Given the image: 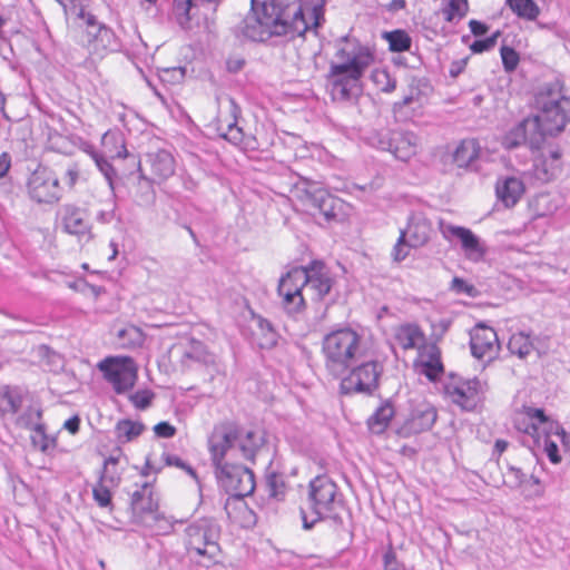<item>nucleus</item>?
Segmentation results:
<instances>
[{
  "instance_id": "nucleus-20",
  "label": "nucleus",
  "mask_w": 570,
  "mask_h": 570,
  "mask_svg": "<svg viewBox=\"0 0 570 570\" xmlns=\"http://www.w3.org/2000/svg\"><path fill=\"white\" fill-rule=\"evenodd\" d=\"M159 509L158 495L154 488L145 483L140 489L131 494V511L136 522L141 525L146 521V517L154 514Z\"/></svg>"
},
{
  "instance_id": "nucleus-56",
  "label": "nucleus",
  "mask_w": 570,
  "mask_h": 570,
  "mask_svg": "<svg viewBox=\"0 0 570 570\" xmlns=\"http://www.w3.org/2000/svg\"><path fill=\"white\" fill-rule=\"evenodd\" d=\"M266 487L269 497L279 500L284 495L285 483L282 476L272 474L267 478Z\"/></svg>"
},
{
  "instance_id": "nucleus-45",
  "label": "nucleus",
  "mask_w": 570,
  "mask_h": 570,
  "mask_svg": "<svg viewBox=\"0 0 570 570\" xmlns=\"http://www.w3.org/2000/svg\"><path fill=\"white\" fill-rule=\"evenodd\" d=\"M256 324L262 333L259 338V346L263 348H271L277 343V333L272 323L261 316L256 317Z\"/></svg>"
},
{
  "instance_id": "nucleus-21",
  "label": "nucleus",
  "mask_w": 570,
  "mask_h": 570,
  "mask_svg": "<svg viewBox=\"0 0 570 570\" xmlns=\"http://www.w3.org/2000/svg\"><path fill=\"white\" fill-rule=\"evenodd\" d=\"M419 144V137L412 131H393L385 148L390 150L395 158L407 161L416 155Z\"/></svg>"
},
{
  "instance_id": "nucleus-2",
  "label": "nucleus",
  "mask_w": 570,
  "mask_h": 570,
  "mask_svg": "<svg viewBox=\"0 0 570 570\" xmlns=\"http://www.w3.org/2000/svg\"><path fill=\"white\" fill-rule=\"evenodd\" d=\"M325 0H315L312 6L292 4L279 9L274 3H256L252 0V10L239 26L240 35L254 42L285 38L287 40L303 36L309 28L321 24Z\"/></svg>"
},
{
  "instance_id": "nucleus-47",
  "label": "nucleus",
  "mask_w": 570,
  "mask_h": 570,
  "mask_svg": "<svg viewBox=\"0 0 570 570\" xmlns=\"http://www.w3.org/2000/svg\"><path fill=\"white\" fill-rule=\"evenodd\" d=\"M91 157L98 167L99 171L104 175L111 193L115 191V177L117 176V171L114 166L100 154L91 153Z\"/></svg>"
},
{
  "instance_id": "nucleus-37",
  "label": "nucleus",
  "mask_w": 570,
  "mask_h": 570,
  "mask_svg": "<svg viewBox=\"0 0 570 570\" xmlns=\"http://www.w3.org/2000/svg\"><path fill=\"white\" fill-rule=\"evenodd\" d=\"M508 348L512 354L518 355L520 358H524L532 352L533 343L529 334L519 332L510 337Z\"/></svg>"
},
{
  "instance_id": "nucleus-59",
  "label": "nucleus",
  "mask_w": 570,
  "mask_h": 570,
  "mask_svg": "<svg viewBox=\"0 0 570 570\" xmlns=\"http://www.w3.org/2000/svg\"><path fill=\"white\" fill-rule=\"evenodd\" d=\"M384 570H403V566L397 561L396 553L390 546L383 557Z\"/></svg>"
},
{
  "instance_id": "nucleus-60",
  "label": "nucleus",
  "mask_w": 570,
  "mask_h": 570,
  "mask_svg": "<svg viewBox=\"0 0 570 570\" xmlns=\"http://www.w3.org/2000/svg\"><path fill=\"white\" fill-rule=\"evenodd\" d=\"M154 432L159 438L169 439L176 434V428L168 422H159L154 426Z\"/></svg>"
},
{
  "instance_id": "nucleus-23",
  "label": "nucleus",
  "mask_w": 570,
  "mask_h": 570,
  "mask_svg": "<svg viewBox=\"0 0 570 570\" xmlns=\"http://www.w3.org/2000/svg\"><path fill=\"white\" fill-rule=\"evenodd\" d=\"M145 165L150 170L151 179L157 183L168 179L175 173V159L165 149L148 153L145 158Z\"/></svg>"
},
{
  "instance_id": "nucleus-64",
  "label": "nucleus",
  "mask_w": 570,
  "mask_h": 570,
  "mask_svg": "<svg viewBox=\"0 0 570 570\" xmlns=\"http://www.w3.org/2000/svg\"><path fill=\"white\" fill-rule=\"evenodd\" d=\"M452 288L459 293H469V285L459 277H454L452 281Z\"/></svg>"
},
{
  "instance_id": "nucleus-57",
  "label": "nucleus",
  "mask_w": 570,
  "mask_h": 570,
  "mask_svg": "<svg viewBox=\"0 0 570 570\" xmlns=\"http://www.w3.org/2000/svg\"><path fill=\"white\" fill-rule=\"evenodd\" d=\"M163 460L166 465L168 466H176L178 469H181L186 471L191 478L197 479L196 471L187 464L184 460H181L179 456L170 453H164Z\"/></svg>"
},
{
  "instance_id": "nucleus-44",
  "label": "nucleus",
  "mask_w": 570,
  "mask_h": 570,
  "mask_svg": "<svg viewBox=\"0 0 570 570\" xmlns=\"http://www.w3.org/2000/svg\"><path fill=\"white\" fill-rule=\"evenodd\" d=\"M553 438L561 443L556 433L541 432L540 445L538 446L543 449L551 463L558 464L561 462L562 458L559 453L558 442L553 440Z\"/></svg>"
},
{
  "instance_id": "nucleus-32",
  "label": "nucleus",
  "mask_w": 570,
  "mask_h": 570,
  "mask_svg": "<svg viewBox=\"0 0 570 570\" xmlns=\"http://www.w3.org/2000/svg\"><path fill=\"white\" fill-rule=\"evenodd\" d=\"M22 391L19 387L3 386L0 389V412L16 414L21 407Z\"/></svg>"
},
{
  "instance_id": "nucleus-43",
  "label": "nucleus",
  "mask_w": 570,
  "mask_h": 570,
  "mask_svg": "<svg viewBox=\"0 0 570 570\" xmlns=\"http://www.w3.org/2000/svg\"><path fill=\"white\" fill-rule=\"evenodd\" d=\"M385 39L389 42L391 51L403 52L411 48L412 39L404 30L397 29L385 33Z\"/></svg>"
},
{
  "instance_id": "nucleus-35",
  "label": "nucleus",
  "mask_w": 570,
  "mask_h": 570,
  "mask_svg": "<svg viewBox=\"0 0 570 570\" xmlns=\"http://www.w3.org/2000/svg\"><path fill=\"white\" fill-rule=\"evenodd\" d=\"M117 338L120 346L125 348H135L142 345L145 334L139 327L128 325L117 332Z\"/></svg>"
},
{
  "instance_id": "nucleus-17",
  "label": "nucleus",
  "mask_w": 570,
  "mask_h": 570,
  "mask_svg": "<svg viewBox=\"0 0 570 570\" xmlns=\"http://www.w3.org/2000/svg\"><path fill=\"white\" fill-rule=\"evenodd\" d=\"M436 420V412L430 404H419L411 410L404 422L397 428L401 436L407 438L430 430Z\"/></svg>"
},
{
  "instance_id": "nucleus-19",
  "label": "nucleus",
  "mask_w": 570,
  "mask_h": 570,
  "mask_svg": "<svg viewBox=\"0 0 570 570\" xmlns=\"http://www.w3.org/2000/svg\"><path fill=\"white\" fill-rule=\"evenodd\" d=\"M444 238L451 239L453 237L460 239L462 249L466 257L471 261L478 262L484 256V247L482 246L479 237H476L470 229L461 226L445 225L441 227Z\"/></svg>"
},
{
  "instance_id": "nucleus-9",
  "label": "nucleus",
  "mask_w": 570,
  "mask_h": 570,
  "mask_svg": "<svg viewBox=\"0 0 570 570\" xmlns=\"http://www.w3.org/2000/svg\"><path fill=\"white\" fill-rule=\"evenodd\" d=\"M518 431L532 436L535 445H540L541 432L556 433L564 448L570 444V435L559 424L546 415L542 409L523 406L514 417Z\"/></svg>"
},
{
  "instance_id": "nucleus-14",
  "label": "nucleus",
  "mask_w": 570,
  "mask_h": 570,
  "mask_svg": "<svg viewBox=\"0 0 570 570\" xmlns=\"http://www.w3.org/2000/svg\"><path fill=\"white\" fill-rule=\"evenodd\" d=\"M445 395L464 411L474 410L482 401L484 384L474 379H451L444 386Z\"/></svg>"
},
{
  "instance_id": "nucleus-33",
  "label": "nucleus",
  "mask_w": 570,
  "mask_h": 570,
  "mask_svg": "<svg viewBox=\"0 0 570 570\" xmlns=\"http://www.w3.org/2000/svg\"><path fill=\"white\" fill-rule=\"evenodd\" d=\"M145 431V425L139 421L129 419L120 420L115 426V434L120 443H128L137 439Z\"/></svg>"
},
{
  "instance_id": "nucleus-12",
  "label": "nucleus",
  "mask_w": 570,
  "mask_h": 570,
  "mask_svg": "<svg viewBox=\"0 0 570 570\" xmlns=\"http://www.w3.org/2000/svg\"><path fill=\"white\" fill-rule=\"evenodd\" d=\"M98 368L117 394L131 390L137 381L138 368L130 356H108L98 363Z\"/></svg>"
},
{
  "instance_id": "nucleus-52",
  "label": "nucleus",
  "mask_w": 570,
  "mask_h": 570,
  "mask_svg": "<svg viewBox=\"0 0 570 570\" xmlns=\"http://www.w3.org/2000/svg\"><path fill=\"white\" fill-rule=\"evenodd\" d=\"M191 0H175L174 13L181 28H187L190 17Z\"/></svg>"
},
{
  "instance_id": "nucleus-13",
  "label": "nucleus",
  "mask_w": 570,
  "mask_h": 570,
  "mask_svg": "<svg viewBox=\"0 0 570 570\" xmlns=\"http://www.w3.org/2000/svg\"><path fill=\"white\" fill-rule=\"evenodd\" d=\"M297 196L303 205L318 214L327 223L335 220L342 209V200L331 195L326 189L316 184H308L305 188H297Z\"/></svg>"
},
{
  "instance_id": "nucleus-27",
  "label": "nucleus",
  "mask_w": 570,
  "mask_h": 570,
  "mask_svg": "<svg viewBox=\"0 0 570 570\" xmlns=\"http://www.w3.org/2000/svg\"><path fill=\"white\" fill-rule=\"evenodd\" d=\"M560 170V153L552 150L549 156H541L534 160L533 177L540 183L552 180Z\"/></svg>"
},
{
  "instance_id": "nucleus-8",
  "label": "nucleus",
  "mask_w": 570,
  "mask_h": 570,
  "mask_svg": "<svg viewBox=\"0 0 570 570\" xmlns=\"http://www.w3.org/2000/svg\"><path fill=\"white\" fill-rule=\"evenodd\" d=\"M219 537L218 523L212 518H202L186 528V548L198 563L208 566L220 553Z\"/></svg>"
},
{
  "instance_id": "nucleus-6",
  "label": "nucleus",
  "mask_w": 570,
  "mask_h": 570,
  "mask_svg": "<svg viewBox=\"0 0 570 570\" xmlns=\"http://www.w3.org/2000/svg\"><path fill=\"white\" fill-rule=\"evenodd\" d=\"M535 107L538 114L531 120L541 136L557 135L570 121V97L563 92V83L558 79L539 89Z\"/></svg>"
},
{
  "instance_id": "nucleus-26",
  "label": "nucleus",
  "mask_w": 570,
  "mask_h": 570,
  "mask_svg": "<svg viewBox=\"0 0 570 570\" xmlns=\"http://www.w3.org/2000/svg\"><path fill=\"white\" fill-rule=\"evenodd\" d=\"M432 230V223L424 215L414 214L411 216L407 229L404 232L412 247H421L429 242Z\"/></svg>"
},
{
  "instance_id": "nucleus-34",
  "label": "nucleus",
  "mask_w": 570,
  "mask_h": 570,
  "mask_svg": "<svg viewBox=\"0 0 570 570\" xmlns=\"http://www.w3.org/2000/svg\"><path fill=\"white\" fill-rule=\"evenodd\" d=\"M102 146L111 155V157L126 158L127 149L125 140L119 131H107L101 139Z\"/></svg>"
},
{
  "instance_id": "nucleus-39",
  "label": "nucleus",
  "mask_w": 570,
  "mask_h": 570,
  "mask_svg": "<svg viewBox=\"0 0 570 570\" xmlns=\"http://www.w3.org/2000/svg\"><path fill=\"white\" fill-rule=\"evenodd\" d=\"M121 452L119 451L118 455H111L105 460L104 470L99 480L104 481L107 485L118 487L121 480V473L118 469V462Z\"/></svg>"
},
{
  "instance_id": "nucleus-3",
  "label": "nucleus",
  "mask_w": 570,
  "mask_h": 570,
  "mask_svg": "<svg viewBox=\"0 0 570 570\" xmlns=\"http://www.w3.org/2000/svg\"><path fill=\"white\" fill-rule=\"evenodd\" d=\"M373 61L374 57L368 47L355 39H341L326 76L332 100L344 102L357 97L361 79Z\"/></svg>"
},
{
  "instance_id": "nucleus-31",
  "label": "nucleus",
  "mask_w": 570,
  "mask_h": 570,
  "mask_svg": "<svg viewBox=\"0 0 570 570\" xmlns=\"http://www.w3.org/2000/svg\"><path fill=\"white\" fill-rule=\"evenodd\" d=\"M395 411L390 402L383 403L367 420L368 429L374 434L383 433L394 416Z\"/></svg>"
},
{
  "instance_id": "nucleus-5",
  "label": "nucleus",
  "mask_w": 570,
  "mask_h": 570,
  "mask_svg": "<svg viewBox=\"0 0 570 570\" xmlns=\"http://www.w3.org/2000/svg\"><path fill=\"white\" fill-rule=\"evenodd\" d=\"M321 345L324 368L336 379L365 358L368 351L364 336L350 326L328 332Z\"/></svg>"
},
{
  "instance_id": "nucleus-51",
  "label": "nucleus",
  "mask_w": 570,
  "mask_h": 570,
  "mask_svg": "<svg viewBox=\"0 0 570 570\" xmlns=\"http://www.w3.org/2000/svg\"><path fill=\"white\" fill-rule=\"evenodd\" d=\"M114 485H107L104 481L99 480L94 487L92 494L95 501L102 508L108 507L111 503V490Z\"/></svg>"
},
{
  "instance_id": "nucleus-50",
  "label": "nucleus",
  "mask_w": 570,
  "mask_h": 570,
  "mask_svg": "<svg viewBox=\"0 0 570 570\" xmlns=\"http://www.w3.org/2000/svg\"><path fill=\"white\" fill-rule=\"evenodd\" d=\"M468 11V0H450L448 7L443 10L446 21H453L455 18H462Z\"/></svg>"
},
{
  "instance_id": "nucleus-29",
  "label": "nucleus",
  "mask_w": 570,
  "mask_h": 570,
  "mask_svg": "<svg viewBox=\"0 0 570 570\" xmlns=\"http://www.w3.org/2000/svg\"><path fill=\"white\" fill-rule=\"evenodd\" d=\"M63 9L67 20H72L79 27L88 22L89 17H96L87 10L86 0H56Z\"/></svg>"
},
{
  "instance_id": "nucleus-46",
  "label": "nucleus",
  "mask_w": 570,
  "mask_h": 570,
  "mask_svg": "<svg viewBox=\"0 0 570 570\" xmlns=\"http://www.w3.org/2000/svg\"><path fill=\"white\" fill-rule=\"evenodd\" d=\"M534 217H546L553 214L557 210V205L552 203V199L547 194L538 195L530 205Z\"/></svg>"
},
{
  "instance_id": "nucleus-36",
  "label": "nucleus",
  "mask_w": 570,
  "mask_h": 570,
  "mask_svg": "<svg viewBox=\"0 0 570 570\" xmlns=\"http://www.w3.org/2000/svg\"><path fill=\"white\" fill-rule=\"evenodd\" d=\"M142 525L157 534H166L173 530L174 521L158 509L154 514L146 517V521Z\"/></svg>"
},
{
  "instance_id": "nucleus-4",
  "label": "nucleus",
  "mask_w": 570,
  "mask_h": 570,
  "mask_svg": "<svg viewBox=\"0 0 570 570\" xmlns=\"http://www.w3.org/2000/svg\"><path fill=\"white\" fill-rule=\"evenodd\" d=\"M333 279L322 263L308 267H294L278 282L277 293L283 309L295 315L304 311L306 295L312 299H322L332 288Z\"/></svg>"
},
{
  "instance_id": "nucleus-55",
  "label": "nucleus",
  "mask_w": 570,
  "mask_h": 570,
  "mask_svg": "<svg viewBox=\"0 0 570 570\" xmlns=\"http://www.w3.org/2000/svg\"><path fill=\"white\" fill-rule=\"evenodd\" d=\"M139 171H140V180H139V184L142 188V193L140 195V203L141 204H150L154 202L155 199V191L153 189V186H151V183L154 181L150 178L146 177L145 174H144V168L141 166H139Z\"/></svg>"
},
{
  "instance_id": "nucleus-15",
  "label": "nucleus",
  "mask_w": 570,
  "mask_h": 570,
  "mask_svg": "<svg viewBox=\"0 0 570 570\" xmlns=\"http://www.w3.org/2000/svg\"><path fill=\"white\" fill-rule=\"evenodd\" d=\"M28 194L39 204H55L62 197V188L52 170L38 168L28 180Z\"/></svg>"
},
{
  "instance_id": "nucleus-53",
  "label": "nucleus",
  "mask_w": 570,
  "mask_h": 570,
  "mask_svg": "<svg viewBox=\"0 0 570 570\" xmlns=\"http://www.w3.org/2000/svg\"><path fill=\"white\" fill-rule=\"evenodd\" d=\"M503 68L507 72H512L519 65V53L511 47L502 46L500 49Z\"/></svg>"
},
{
  "instance_id": "nucleus-7",
  "label": "nucleus",
  "mask_w": 570,
  "mask_h": 570,
  "mask_svg": "<svg viewBox=\"0 0 570 570\" xmlns=\"http://www.w3.org/2000/svg\"><path fill=\"white\" fill-rule=\"evenodd\" d=\"M343 510V495L331 478L318 475L309 482L307 507L301 511L304 529L309 530L322 520L341 523Z\"/></svg>"
},
{
  "instance_id": "nucleus-63",
  "label": "nucleus",
  "mask_w": 570,
  "mask_h": 570,
  "mask_svg": "<svg viewBox=\"0 0 570 570\" xmlns=\"http://www.w3.org/2000/svg\"><path fill=\"white\" fill-rule=\"evenodd\" d=\"M79 426H80V419L77 415L68 419L63 424V428L67 431H69L71 434H76L79 431Z\"/></svg>"
},
{
  "instance_id": "nucleus-11",
  "label": "nucleus",
  "mask_w": 570,
  "mask_h": 570,
  "mask_svg": "<svg viewBox=\"0 0 570 570\" xmlns=\"http://www.w3.org/2000/svg\"><path fill=\"white\" fill-rule=\"evenodd\" d=\"M83 27L82 43L94 59H102L109 53L120 51V39L111 28L99 22L96 17H89Z\"/></svg>"
},
{
  "instance_id": "nucleus-48",
  "label": "nucleus",
  "mask_w": 570,
  "mask_h": 570,
  "mask_svg": "<svg viewBox=\"0 0 570 570\" xmlns=\"http://www.w3.org/2000/svg\"><path fill=\"white\" fill-rule=\"evenodd\" d=\"M371 80L383 92H392L396 88V80L385 69H374L371 73Z\"/></svg>"
},
{
  "instance_id": "nucleus-18",
  "label": "nucleus",
  "mask_w": 570,
  "mask_h": 570,
  "mask_svg": "<svg viewBox=\"0 0 570 570\" xmlns=\"http://www.w3.org/2000/svg\"><path fill=\"white\" fill-rule=\"evenodd\" d=\"M470 346L474 357L493 358L500 350L497 332L485 325L475 326L471 333Z\"/></svg>"
},
{
  "instance_id": "nucleus-22",
  "label": "nucleus",
  "mask_w": 570,
  "mask_h": 570,
  "mask_svg": "<svg viewBox=\"0 0 570 570\" xmlns=\"http://www.w3.org/2000/svg\"><path fill=\"white\" fill-rule=\"evenodd\" d=\"M420 374L435 381L443 373L441 352L435 344H425L420 351L415 363Z\"/></svg>"
},
{
  "instance_id": "nucleus-10",
  "label": "nucleus",
  "mask_w": 570,
  "mask_h": 570,
  "mask_svg": "<svg viewBox=\"0 0 570 570\" xmlns=\"http://www.w3.org/2000/svg\"><path fill=\"white\" fill-rule=\"evenodd\" d=\"M382 372L383 365L379 361L363 358L343 375L340 383L341 394H372L379 387Z\"/></svg>"
},
{
  "instance_id": "nucleus-61",
  "label": "nucleus",
  "mask_w": 570,
  "mask_h": 570,
  "mask_svg": "<svg viewBox=\"0 0 570 570\" xmlns=\"http://www.w3.org/2000/svg\"><path fill=\"white\" fill-rule=\"evenodd\" d=\"M65 184L72 188L79 179V169L76 165H71L67 168L63 177Z\"/></svg>"
},
{
  "instance_id": "nucleus-28",
  "label": "nucleus",
  "mask_w": 570,
  "mask_h": 570,
  "mask_svg": "<svg viewBox=\"0 0 570 570\" xmlns=\"http://www.w3.org/2000/svg\"><path fill=\"white\" fill-rule=\"evenodd\" d=\"M481 147L475 139H463L454 149L452 158L459 168H468L480 155Z\"/></svg>"
},
{
  "instance_id": "nucleus-58",
  "label": "nucleus",
  "mask_w": 570,
  "mask_h": 570,
  "mask_svg": "<svg viewBox=\"0 0 570 570\" xmlns=\"http://www.w3.org/2000/svg\"><path fill=\"white\" fill-rule=\"evenodd\" d=\"M499 32H495L494 35L485 39L475 40L470 47L471 50L475 53H481L492 49L495 46L497 38L499 37Z\"/></svg>"
},
{
  "instance_id": "nucleus-1",
  "label": "nucleus",
  "mask_w": 570,
  "mask_h": 570,
  "mask_svg": "<svg viewBox=\"0 0 570 570\" xmlns=\"http://www.w3.org/2000/svg\"><path fill=\"white\" fill-rule=\"evenodd\" d=\"M264 436L259 431L246 430L230 423L218 424L207 444L215 475L220 488L230 497L225 503L229 519L237 521L239 513H247L244 498L255 490V476L243 460L254 461Z\"/></svg>"
},
{
  "instance_id": "nucleus-54",
  "label": "nucleus",
  "mask_w": 570,
  "mask_h": 570,
  "mask_svg": "<svg viewBox=\"0 0 570 570\" xmlns=\"http://www.w3.org/2000/svg\"><path fill=\"white\" fill-rule=\"evenodd\" d=\"M155 394L150 390H139L129 395V401L138 410H146L150 406Z\"/></svg>"
},
{
  "instance_id": "nucleus-38",
  "label": "nucleus",
  "mask_w": 570,
  "mask_h": 570,
  "mask_svg": "<svg viewBox=\"0 0 570 570\" xmlns=\"http://www.w3.org/2000/svg\"><path fill=\"white\" fill-rule=\"evenodd\" d=\"M510 9L520 18L535 20L540 14V8L533 0H507Z\"/></svg>"
},
{
  "instance_id": "nucleus-41",
  "label": "nucleus",
  "mask_w": 570,
  "mask_h": 570,
  "mask_svg": "<svg viewBox=\"0 0 570 570\" xmlns=\"http://www.w3.org/2000/svg\"><path fill=\"white\" fill-rule=\"evenodd\" d=\"M532 126L533 122L531 119H527L511 129L503 139V146L508 149L515 148L527 140V130L528 127Z\"/></svg>"
},
{
  "instance_id": "nucleus-42",
  "label": "nucleus",
  "mask_w": 570,
  "mask_h": 570,
  "mask_svg": "<svg viewBox=\"0 0 570 570\" xmlns=\"http://www.w3.org/2000/svg\"><path fill=\"white\" fill-rule=\"evenodd\" d=\"M41 411L38 407L29 406L23 414L18 416L17 424L27 429L35 430L43 435L45 426L40 423Z\"/></svg>"
},
{
  "instance_id": "nucleus-24",
  "label": "nucleus",
  "mask_w": 570,
  "mask_h": 570,
  "mask_svg": "<svg viewBox=\"0 0 570 570\" xmlns=\"http://www.w3.org/2000/svg\"><path fill=\"white\" fill-rule=\"evenodd\" d=\"M524 191V183L515 176L502 177L497 181V197L508 208L515 206Z\"/></svg>"
},
{
  "instance_id": "nucleus-40",
  "label": "nucleus",
  "mask_w": 570,
  "mask_h": 570,
  "mask_svg": "<svg viewBox=\"0 0 570 570\" xmlns=\"http://www.w3.org/2000/svg\"><path fill=\"white\" fill-rule=\"evenodd\" d=\"M228 108L230 117L226 120L227 131L224 134V136L230 141L238 142L243 139V131L237 126V119L240 114V108L232 98L228 99Z\"/></svg>"
},
{
  "instance_id": "nucleus-62",
  "label": "nucleus",
  "mask_w": 570,
  "mask_h": 570,
  "mask_svg": "<svg viewBox=\"0 0 570 570\" xmlns=\"http://www.w3.org/2000/svg\"><path fill=\"white\" fill-rule=\"evenodd\" d=\"M469 27H470V30L471 32L475 36V37H480V36H483L488 32V26L481 21H478V20H470L469 22Z\"/></svg>"
},
{
  "instance_id": "nucleus-16",
  "label": "nucleus",
  "mask_w": 570,
  "mask_h": 570,
  "mask_svg": "<svg viewBox=\"0 0 570 570\" xmlns=\"http://www.w3.org/2000/svg\"><path fill=\"white\" fill-rule=\"evenodd\" d=\"M58 215L62 230L66 234L76 236L79 242H88L92 238L91 225L83 209L67 204L60 208Z\"/></svg>"
},
{
  "instance_id": "nucleus-30",
  "label": "nucleus",
  "mask_w": 570,
  "mask_h": 570,
  "mask_svg": "<svg viewBox=\"0 0 570 570\" xmlns=\"http://www.w3.org/2000/svg\"><path fill=\"white\" fill-rule=\"evenodd\" d=\"M184 361H195L205 366H212L216 364V355L209 352L206 345L196 340H190L184 351Z\"/></svg>"
},
{
  "instance_id": "nucleus-49",
  "label": "nucleus",
  "mask_w": 570,
  "mask_h": 570,
  "mask_svg": "<svg viewBox=\"0 0 570 570\" xmlns=\"http://www.w3.org/2000/svg\"><path fill=\"white\" fill-rule=\"evenodd\" d=\"M411 248L413 247L412 245H410V239L406 238V233L403 229H401L397 242L392 250L393 259L395 262L404 261L409 256Z\"/></svg>"
},
{
  "instance_id": "nucleus-25",
  "label": "nucleus",
  "mask_w": 570,
  "mask_h": 570,
  "mask_svg": "<svg viewBox=\"0 0 570 570\" xmlns=\"http://www.w3.org/2000/svg\"><path fill=\"white\" fill-rule=\"evenodd\" d=\"M395 343L403 350L420 351L425 345V335L419 325L406 323L394 330Z\"/></svg>"
}]
</instances>
